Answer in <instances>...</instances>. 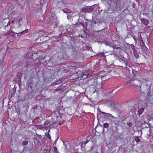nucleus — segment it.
Segmentation results:
<instances>
[{
    "mask_svg": "<svg viewBox=\"0 0 153 153\" xmlns=\"http://www.w3.org/2000/svg\"><path fill=\"white\" fill-rule=\"evenodd\" d=\"M22 22V19L18 18L14 19L12 22L13 24L12 26L14 28H19L22 26L21 23Z\"/></svg>",
    "mask_w": 153,
    "mask_h": 153,
    "instance_id": "obj_1",
    "label": "nucleus"
},
{
    "mask_svg": "<svg viewBox=\"0 0 153 153\" xmlns=\"http://www.w3.org/2000/svg\"><path fill=\"white\" fill-rule=\"evenodd\" d=\"M24 149L33 152H34L35 149L34 148L33 145L30 143H29L27 146H25L24 147Z\"/></svg>",
    "mask_w": 153,
    "mask_h": 153,
    "instance_id": "obj_2",
    "label": "nucleus"
},
{
    "mask_svg": "<svg viewBox=\"0 0 153 153\" xmlns=\"http://www.w3.org/2000/svg\"><path fill=\"white\" fill-rule=\"evenodd\" d=\"M101 113H102V114H106V116L108 117H113V116L111 114H109L108 113H106L104 112H102L100 110V111H99L98 110V112L97 114V119L98 120H99V119L101 118Z\"/></svg>",
    "mask_w": 153,
    "mask_h": 153,
    "instance_id": "obj_3",
    "label": "nucleus"
},
{
    "mask_svg": "<svg viewBox=\"0 0 153 153\" xmlns=\"http://www.w3.org/2000/svg\"><path fill=\"white\" fill-rule=\"evenodd\" d=\"M56 1L57 2L59 7H64L65 5L67 3L65 0H56Z\"/></svg>",
    "mask_w": 153,
    "mask_h": 153,
    "instance_id": "obj_4",
    "label": "nucleus"
},
{
    "mask_svg": "<svg viewBox=\"0 0 153 153\" xmlns=\"http://www.w3.org/2000/svg\"><path fill=\"white\" fill-rule=\"evenodd\" d=\"M36 87V85L33 81H30L29 83L28 87L30 88L32 91H33L35 90V88Z\"/></svg>",
    "mask_w": 153,
    "mask_h": 153,
    "instance_id": "obj_5",
    "label": "nucleus"
},
{
    "mask_svg": "<svg viewBox=\"0 0 153 153\" xmlns=\"http://www.w3.org/2000/svg\"><path fill=\"white\" fill-rule=\"evenodd\" d=\"M108 102L109 106L112 108L113 109L115 110L117 108L116 104L113 101H110Z\"/></svg>",
    "mask_w": 153,
    "mask_h": 153,
    "instance_id": "obj_6",
    "label": "nucleus"
},
{
    "mask_svg": "<svg viewBox=\"0 0 153 153\" xmlns=\"http://www.w3.org/2000/svg\"><path fill=\"white\" fill-rule=\"evenodd\" d=\"M27 105H23V107L21 108L22 111H23V114H25L27 113Z\"/></svg>",
    "mask_w": 153,
    "mask_h": 153,
    "instance_id": "obj_7",
    "label": "nucleus"
},
{
    "mask_svg": "<svg viewBox=\"0 0 153 153\" xmlns=\"http://www.w3.org/2000/svg\"><path fill=\"white\" fill-rule=\"evenodd\" d=\"M147 101L150 103H153V96H147Z\"/></svg>",
    "mask_w": 153,
    "mask_h": 153,
    "instance_id": "obj_8",
    "label": "nucleus"
},
{
    "mask_svg": "<svg viewBox=\"0 0 153 153\" xmlns=\"http://www.w3.org/2000/svg\"><path fill=\"white\" fill-rule=\"evenodd\" d=\"M88 12L91 13V12L94 10V8L92 6L87 7Z\"/></svg>",
    "mask_w": 153,
    "mask_h": 153,
    "instance_id": "obj_9",
    "label": "nucleus"
},
{
    "mask_svg": "<svg viewBox=\"0 0 153 153\" xmlns=\"http://www.w3.org/2000/svg\"><path fill=\"white\" fill-rule=\"evenodd\" d=\"M142 21L143 22V24L147 26L149 23V22L148 20L145 19H143L142 20Z\"/></svg>",
    "mask_w": 153,
    "mask_h": 153,
    "instance_id": "obj_10",
    "label": "nucleus"
},
{
    "mask_svg": "<svg viewBox=\"0 0 153 153\" xmlns=\"http://www.w3.org/2000/svg\"><path fill=\"white\" fill-rule=\"evenodd\" d=\"M62 10L64 13H65L66 14L70 13L71 12V11L70 10L67 8H64Z\"/></svg>",
    "mask_w": 153,
    "mask_h": 153,
    "instance_id": "obj_11",
    "label": "nucleus"
},
{
    "mask_svg": "<svg viewBox=\"0 0 153 153\" xmlns=\"http://www.w3.org/2000/svg\"><path fill=\"white\" fill-rule=\"evenodd\" d=\"M34 152L24 149L21 153H33Z\"/></svg>",
    "mask_w": 153,
    "mask_h": 153,
    "instance_id": "obj_12",
    "label": "nucleus"
},
{
    "mask_svg": "<svg viewBox=\"0 0 153 153\" xmlns=\"http://www.w3.org/2000/svg\"><path fill=\"white\" fill-rule=\"evenodd\" d=\"M28 31V29H26L25 30H24L22 31H21L19 33H15L16 34H21V35L23 34H25V33H27Z\"/></svg>",
    "mask_w": 153,
    "mask_h": 153,
    "instance_id": "obj_13",
    "label": "nucleus"
},
{
    "mask_svg": "<svg viewBox=\"0 0 153 153\" xmlns=\"http://www.w3.org/2000/svg\"><path fill=\"white\" fill-rule=\"evenodd\" d=\"M144 109L143 108H141L140 110H138V115H140L143 112Z\"/></svg>",
    "mask_w": 153,
    "mask_h": 153,
    "instance_id": "obj_14",
    "label": "nucleus"
},
{
    "mask_svg": "<svg viewBox=\"0 0 153 153\" xmlns=\"http://www.w3.org/2000/svg\"><path fill=\"white\" fill-rule=\"evenodd\" d=\"M17 98L20 100L23 101L25 100V96H18Z\"/></svg>",
    "mask_w": 153,
    "mask_h": 153,
    "instance_id": "obj_15",
    "label": "nucleus"
},
{
    "mask_svg": "<svg viewBox=\"0 0 153 153\" xmlns=\"http://www.w3.org/2000/svg\"><path fill=\"white\" fill-rule=\"evenodd\" d=\"M75 99V97H73L71 96V97H68V100H69L71 102H72L74 101Z\"/></svg>",
    "mask_w": 153,
    "mask_h": 153,
    "instance_id": "obj_16",
    "label": "nucleus"
},
{
    "mask_svg": "<svg viewBox=\"0 0 153 153\" xmlns=\"http://www.w3.org/2000/svg\"><path fill=\"white\" fill-rule=\"evenodd\" d=\"M121 47V46L120 45H114L113 48L114 49H118L120 48Z\"/></svg>",
    "mask_w": 153,
    "mask_h": 153,
    "instance_id": "obj_17",
    "label": "nucleus"
},
{
    "mask_svg": "<svg viewBox=\"0 0 153 153\" xmlns=\"http://www.w3.org/2000/svg\"><path fill=\"white\" fill-rule=\"evenodd\" d=\"M28 143V142L27 141L25 140L23 141L22 143V145L25 146L27 145Z\"/></svg>",
    "mask_w": 153,
    "mask_h": 153,
    "instance_id": "obj_18",
    "label": "nucleus"
},
{
    "mask_svg": "<svg viewBox=\"0 0 153 153\" xmlns=\"http://www.w3.org/2000/svg\"><path fill=\"white\" fill-rule=\"evenodd\" d=\"M86 97L87 98L90 100L92 102L95 101L92 98H91V96H86Z\"/></svg>",
    "mask_w": 153,
    "mask_h": 153,
    "instance_id": "obj_19",
    "label": "nucleus"
},
{
    "mask_svg": "<svg viewBox=\"0 0 153 153\" xmlns=\"http://www.w3.org/2000/svg\"><path fill=\"white\" fill-rule=\"evenodd\" d=\"M103 126L105 128H107L109 126V124L108 123H105L104 124Z\"/></svg>",
    "mask_w": 153,
    "mask_h": 153,
    "instance_id": "obj_20",
    "label": "nucleus"
},
{
    "mask_svg": "<svg viewBox=\"0 0 153 153\" xmlns=\"http://www.w3.org/2000/svg\"><path fill=\"white\" fill-rule=\"evenodd\" d=\"M103 43L106 46H109V42H106V41H104L103 42Z\"/></svg>",
    "mask_w": 153,
    "mask_h": 153,
    "instance_id": "obj_21",
    "label": "nucleus"
},
{
    "mask_svg": "<svg viewBox=\"0 0 153 153\" xmlns=\"http://www.w3.org/2000/svg\"><path fill=\"white\" fill-rule=\"evenodd\" d=\"M135 140L137 143L140 141V140L139 137H137L135 139Z\"/></svg>",
    "mask_w": 153,
    "mask_h": 153,
    "instance_id": "obj_22",
    "label": "nucleus"
},
{
    "mask_svg": "<svg viewBox=\"0 0 153 153\" xmlns=\"http://www.w3.org/2000/svg\"><path fill=\"white\" fill-rule=\"evenodd\" d=\"M64 146H65V147L66 149H68L67 148V145H69V144L67 143H65L64 142Z\"/></svg>",
    "mask_w": 153,
    "mask_h": 153,
    "instance_id": "obj_23",
    "label": "nucleus"
},
{
    "mask_svg": "<svg viewBox=\"0 0 153 153\" xmlns=\"http://www.w3.org/2000/svg\"><path fill=\"white\" fill-rule=\"evenodd\" d=\"M87 10V7L85 8H83L82 10L83 12H88Z\"/></svg>",
    "mask_w": 153,
    "mask_h": 153,
    "instance_id": "obj_24",
    "label": "nucleus"
},
{
    "mask_svg": "<svg viewBox=\"0 0 153 153\" xmlns=\"http://www.w3.org/2000/svg\"><path fill=\"white\" fill-rule=\"evenodd\" d=\"M150 86H149V88H148V89H147V92H148V94H147V96H149V91L150 90Z\"/></svg>",
    "mask_w": 153,
    "mask_h": 153,
    "instance_id": "obj_25",
    "label": "nucleus"
},
{
    "mask_svg": "<svg viewBox=\"0 0 153 153\" xmlns=\"http://www.w3.org/2000/svg\"><path fill=\"white\" fill-rule=\"evenodd\" d=\"M133 124L131 122L128 123H127V125L128 126L131 127L132 126Z\"/></svg>",
    "mask_w": 153,
    "mask_h": 153,
    "instance_id": "obj_26",
    "label": "nucleus"
},
{
    "mask_svg": "<svg viewBox=\"0 0 153 153\" xmlns=\"http://www.w3.org/2000/svg\"><path fill=\"white\" fill-rule=\"evenodd\" d=\"M109 44V46L113 48L114 45L112 43L110 42Z\"/></svg>",
    "mask_w": 153,
    "mask_h": 153,
    "instance_id": "obj_27",
    "label": "nucleus"
},
{
    "mask_svg": "<svg viewBox=\"0 0 153 153\" xmlns=\"http://www.w3.org/2000/svg\"><path fill=\"white\" fill-rule=\"evenodd\" d=\"M53 150L55 153H58V152L57 151V148L56 147H54Z\"/></svg>",
    "mask_w": 153,
    "mask_h": 153,
    "instance_id": "obj_28",
    "label": "nucleus"
},
{
    "mask_svg": "<svg viewBox=\"0 0 153 153\" xmlns=\"http://www.w3.org/2000/svg\"><path fill=\"white\" fill-rule=\"evenodd\" d=\"M12 91V93L11 94V96H13L14 94L15 93V91L13 90H12L10 91Z\"/></svg>",
    "mask_w": 153,
    "mask_h": 153,
    "instance_id": "obj_29",
    "label": "nucleus"
},
{
    "mask_svg": "<svg viewBox=\"0 0 153 153\" xmlns=\"http://www.w3.org/2000/svg\"><path fill=\"white\" fill-rule=\"evenodd\" d=\"M64 121H62V122H59V125H62L64 123Z\"/></svg>",
    "mask_w": 153,
    "mask_h": 153,
    "instance_id": "obj_30",
    "label": "nucleus"
},
{
    "mask_svg": "<svg viewBox=\"0 0 153 153\" xmlns=\"http://www.w3.org/2000/svg\"><path fill=\"white\" fill-rule=\"evenodd\" d=\"M50 123V122L48 121H46L44 124L45 125H47L48 124H49Z\"/></svg>",
    "mask_w": 153,
    "mask_h": 153,
    "instance_id": "obj_31",
    "label": "nucleus"
},
{
    "mask_svg": "<svg viewBox=\"0 0 153 153\" xmlns=\"http://www.w3.org/2000/svg\"><path fill=\"white\" fill-rule=\"evenodd\" d=\"M47 137L49 138V139H51V136H50V135H49V134L48 133V135H47Z\"/></svg>",
    "mask_w": 153,
    "mask_h": 153,
    "instance_id": "obj_32",
    "label": "nucleus"
},
{
    "mask_svg": "<svg viewBox=\"0 0 153 153\" xmlns=\"http://www.w3.org/2000/svg\"><path fill=\"white\" fill-rule=\"evenodd\" d=\"M89 141V140H86L85 141L84 143L85 144H86V143H87Z\"/></svg>",
    "mask_w": 153,
    "mask_h": 153,
    "instance_id": "obj_33",
    "label": "nucleus"
},
{
    "mask_svg": "<svg viewBox=\"0 0 153 153\" xmlns=\"http://www.w3.org/2000/svg\"><path fill=\"white\" fill-rule=\"evenodd\" d=\"M57 85V83H53V84H52L51 85L52 86H55L56 85Z\"/></svg>",
    "mask_w": 153,
    "mask_h": 153,
    "instance_id": "obj_34",
    "label": "nucleus"
},
{
    "mask_svg": "<svg viewBox=\"0 0 153 153\" xmlns=\"http://www.w3.org/2000/svg\"><path fill=\"white\" fill-rule=\"evenodd\" d=\"M139 105V103H138L137 104H136L135 105V107H138Z\"/></svg>",
    "mask_w": 153,
    "mask_h": 153,
    "instance_id": "obj_35",
    "label": "nucleus"
},
{
    "mask_svg": "<svg viewBox=\"0 0 153 153\" xmlns=\"http://www.w3.org/2000/svg\"><path fill=\"white\" fill-rule=\"evenodd\" d=\"M59 136H58L57 139L56 140H55V142H54V143H55L56 142V141L59 138Z\"/></svg>",
    "mask_w": 153,
    "mask_h": 153,
    "instance_id": "obj_36",
    "label": "nucleus"
},
{
    "mask_svg": "<svg viewBox=\"0 0 153 153\" xmlns=\"http://www.w3.org/2000/svg\"><path fill=\"white\" fill-rule=\"evenodd\" d=\"M126 68L127 70L130 71V68H128L126 67Z\"/></svg>",
    "mask_w": 153,
    "mask_h": 153,
    "instance_id": "obj_37",
    "label": "nucleus"
},
{
    "mask_svg": "<svg viewBox=\"0 0 153 153\" xmlns=\"http://www.w3.org/2000/svg\"><path fill=\"white\" fill-rule=\"evenodd\" d=\"M84 76H85L84 77V78H87L88 77V75L85 74V75H84Z\"/></svg>",
    "mask_w": 153,
    "mask_h": 153,
    "instance_id": "obj_38",
    "label": "nucleus"
},
{
    "mask_svg": "<svg viewBox=\"0 0 153 153\" xmlns=\"http://www.w3.org/2000/svg\"><path fill=\"white\" fill-rule=\"evenodd\" d=\"M95 90L93 92V94H94V93H95L96 92V91H97L95 89Z\"/></svg>",
    "mask_w": 153,
    "mask_h": 153,
    "instance_id": "obj_39",
    "label": "nucleus"
},
{
    "mask_svg": "<svg viewBox=\"0 0 153 153\" xmlns=\"http://www.w3.org/2000/svg\"><path fill=\"white\" fill-rule=\"evenodd\" d=\"M80 144H81V145L82 146H82V145L83 144V142L82 143H81Z\"/></svg>",
    "mask_w": 153,
    "mask_h": 153,
    "instance_id": "obj_40",
    "label": "nucleus"
},
{
    "mask_svg": "<svg viewBox=\"0 0 153 153\" xmlns=\"http://www.w3.org/2000/svg\"><path fill=\"white\" fill-rule=\"evenodd\" d=\"M56 91H58V89H56Z\"/></svg>",
    "mask_w": 153,
    "mask_h": 153,
    "instance_id": "obj_41",
    "label": "nucleus"
},
{
    "mask_svg": "<svg viewBox=\"0 0 153 153\" xmlns=\"http://www.w3.org/2000/svg\"><path fill=\"white\" fill-rule=\"evenodd\" d=\"M50 151H51V150H50L49 151V153H50Z\"/></svg>",
    "mask_w": 153,
    "mask_h": 153,
    "instance_id": "obj_42",
    "label": "nucleus"
},
{
    "mask_svg": "<svg viewBox=\"0 0 153 153\" xmlns=\"http://www.w3.org/2000/svg\"><path fill=\"white\" fill-rule=\"evenodd\" d=\"M12 97H13V96H11V98H12ZM13 97L14 96H13Z\"/></svg>",
    "mask_w": 153,
    "mask_h": 153,
    "instance_id": "obj_43",
    "label": "nucleus"
},
{
    "mask_svg": "<svg viewBox=\"0 0 153 153\" xmlns=\"http://www.w3.org/2000/svg\"><path fill=\"white\" fill-rule=\"evenodd\" d=\"M93 147H92L91 148V149H92Z\"/></svg>",
    "mask_w": 153,
    "mask_h": 153,
    "instance_id": "obj_44",
    "label": "nucleus"
},
{
    "mask_svg": "<svg viewBox=\"0 0 153 153\" xmlns=\"http://www.w3.org/2000/svg\"><path fill=\"white\" fill-rule=\"evenodd\" d=\"M94 24H96V22H94Z\"/></svg>",
    "mask_w": 153,
    "mask_h": 153,
    "instance_id": "obj_45",
    "label": "nucleus"
},
{
    "mask_svg": "<svg viewBox=\"0 0 153 153\" xmlns=\"http://www.w3.org/2000/svg\"><path fill=\"white\" fill-rule=\"evenodd\" d=\"M37 126H40L41 125H38Z\"/></svg>",
    "mask_w": 153,
    "mask_h": 153,
    "instance_id": "obj_46",
    "label": "nucleus"
},
{
    "mask_svg": "<svg viewBox=\"0 0 153 153\" xmlns=\"http://www.w3.org/2000/svg\"><path fill=\"white\" fill-rule=\"evenodd\" d=\"M97 94H98V93H97Z\"/></svg>",
    "mask_w": 153,
    "mask_h": 153,
    "instance_id": "obj_47",
    "label": "nucleus"
},
{
    "mask_svg": "<svg viewBox=\"0 0 153 153\" xmlns=\"http://www.w3.org/2000/svg\"><path fill=\"white\" fill-rule=\"evenodd\" d=\"M75 153H78L77 152H75Z\"/></svg>",
    "mask_w": 153,
    "mask_h": 153,
    "instance_id": "obj_48",
    "label": "nucleus"
}]
</instances>
